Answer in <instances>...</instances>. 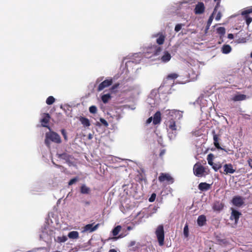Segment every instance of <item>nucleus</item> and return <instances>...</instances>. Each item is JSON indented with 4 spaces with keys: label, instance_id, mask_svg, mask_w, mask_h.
Wrapping results in <instances>:
<instances>
[{
    "label": "nucleus",
    "instance_id": "nucleus-20",
    "mask_svg": "<svg viewBox=\"0 0 252 252\" xmlns=\"http://www.w3.org/2000/svg\"><path fill=\"white\" fill-rule=\"evenodd\" d=\"M50 118V117L48 113L45 114V117L43 118H42L41 120V122L42 123V126L43 127L49 128L47 126V124L49 122Z\"/></svg>",
    "mask_w": 252,
    "mask_h": 252
},
{
    "label": "nucleus",
    "instance_id": "nucleus-53",
    "mask_svg": "<svg viewBox=\"0 0 252 252\" xmlns=\"http://www.w3.org/2000/svg\"><path fill=\"white\" fill-rule=\"evenodd\" d=\"M173 84H174V83H173H173H171V85H170V87H172V86H173Z\"/></svg>",
    "mask_w": 252,
    "mask_h": 252
},
{
    "label": "nucleus",
    "instance_id": "nucleus-8",
    "mask_svg": "<svg viewBox=\"0 0 252 252\" xmlns=\"http://www.w3.org/2000/svg\"><path fill=\"white\" fill-rule=\"evenodd\" d=\"M212 133L213 135L214 144L215 146L218 149L223 150V151H224L225 152L228 153V151L226 149L221 148L220 145V143L219 142V140H220V134H217L216 133L215 130H213Z\"/></svg>",
    "mask_w": 252,
    "mask_h": 252
},
{
    "label": "nucleus",
    "instance_id": "nucleus-3",
    "mask_svg": "<svg viewBox=\"0 0 252 252\" xmlns=\"http://www.w3.org/2000/svg\"><path fill=\"white\" fill-rule=\"evenodd\" d=\"M193 170L194 174L198 177H202L208 174L205 168L199 162L194 165Z\"/></svg>",
    "mask_w": 252,
    "mask_h": 252
},
{
    "label": "nucleus",
    "instance_id": "nucleus-24",
    "mask_svg": "<svg viewBox=\"0 0 252 252\" xmlns=\"http://www.w3.org/2000/svg\"><path fill=\"white\" fill-rule=\"evenodd\" d=\"M171 55L168 52H165L164 55L161 57V60L162 62L166 63L171 59Z\"/></svg>",
    "mask_w": 252,
    "mask_h": 252
},
{
    "label": "nucleus",
    "instance_id": "nucleus-52",
    "mask_svg": "<svg viewBox=\"0 0 252 252\" xmlns=\"http://www.w3.org/2000/svg\"><path fill=\"white\" fill-rule=\"evenodd\" d=\"M250 57H251V58H252V52L251 53Z\"/></svg>",
    "mask_w": 252,
    "mask_h": 252
},
{
    "label": "nucleus",
    "instance_id": "nucleus-38",
    "mask_svg": "<svg viewBox=\"0 0 252 252\" xmlns=\"http://www.w3.org/2000/svg\"><path fill=\"white\" fill-rule=\"evenodd\" d=\"M156 194L155 193H153L151 196V197L149 198V201L150 202H153L155 200L156 198Z\"/></svg>",
    "mask_w": 252,
    "mask_h": 252
},
{
    "label": "nucleus",
    "instance_id": "nucleus-37",
    "mask_svg": "<svg viewBox=\"0 0 252 252\" xmlns=\"http://www.w3.org/2000/svg\"><path fill=\"white\" fill-rule=\"evenodd\" d=\"M61 133L63 135L65 141H67V133L65 129H62L61 130Z\"/></svg>",
    "mask_w": 252,
    "mask_h": 252
},
{
    "label": "nucleus",
    "instance_id": "nucleus-31",
    "mask_svg": "<svg viewBox=\"0 0 252 252\" xmlns=\"http://www.w3.org/2000/svg\"><path fill=\"white\" fill-rule=\"evenodd\" d=\"M213 155L212 154H210L207 156V160L208 163L210 165H213L214 163L213 162Z\"/></svg>",
    "mask_w": 252,
    "mask_h": 252
},
{
    "label": "nucleus",
    "instance_id": "nucleus-2",
    "mask_svg": "<svg viewBox=\"0 0 252 252\" xmlns=\"http://www.w3.org/2000/svg\"><path fill=\"white\" fill-rule=\"evenodd\" d=\"M176 114V112L172 110L169 111L167 115V121H166V126L169 129L172 131H176L177 130V126L176 124V122L173 119V116Z\"/></svg>",
    "mask_w": 252,
    "mask_h": 252
},
{
    "label": "nucleus",
    "instance_id": "nucleus-16",
    "mask_svg": "<svg viewBox=\"0 0 252 252\" xmlns=\"http://www.w3.org/2000/svg\"><path fill=\"white\" fill-rule=\"evenodd\" d=\"M121 228L122 227L120 225H117L116 227H115L112 230V234L114 237L112 238H109L108 240L113 239L116 240L118 238H120V236H119L118 237H116V236H117L119 234V233L121 230Z\"/></svg>",
    "mask_w": 252,
    "mask_h": 252
},
{
    "label": "nucleus",
    "instance_id": "nucleus-33",
    "mask_svg": "<svg viewBox=\"0 0 252 252\" xmlns=\"http://www.w3.org/2000/svg\"><path fill=\"white\" fill-rule=\"evenodd\" d=\"M67 240V238L66 236H63L57 237V241L59 243H63L65 242Z\"/></svg>",
    "mask_w": 252,
    "mask_h": 252
},
{
    "label": "nucleus",
    "instance_id": "nucleus-43",
    "mask_svg": "<svg viewBox=\"0 0 252 252\" xmlns=\"http://www.w3.org/2000/svg\"><path fill=\"white\" fill-rule=\"evenodd\" d=\"M215 2H217L216 5L215 6V7L214 8V13L217 10V9L220 7V1L216 0L215 1Z\"/></svg>",
    "mask_w": 252,
    "mask_h": 252
},
{
    "label": "nucleus",
    "instance_id": "nucleus-39",
    "mask_svg": "<svg viewBox=\"0 0 252 252\" xmlns=\"http://www.w3.org/2000/svg\"><path fill=\"white\" fill-rule=\"evenodd\" d=\"M213 19V18L212 16H211L209 17V18L207 21V25L206 26L207 29H208L209 28V27L210 26V25L212 22Z\"/></svg>",
    "mask_w": 252,
    "mask_h": 252
},
{
    "label": "nucleus",
    "instance_id": "nucleus-36",
    "mask_svg": "<svg viewBox=\"0 0 252 252\" xmlns=\"http://www.w3.org/2000/svg\"><path fill=\"white\" fill-rule=\"evenodd\" d=\"M184 25L181 24H178L176 25L175 27V31L176 32H179L181 30V29H182V26Z\"/></svg>",
    "mask_w": 252,
    "mask_h": 252
},
{
    "label": "nucleus",
    "instance_id": "nucleus-22",
    "mask_svg": "<svg viewBox=\"0 0 252 252\" xmlns=\"http://www.w3.org/2000/svg\"><path fill=\"white\" fill-rule=\"evenodd\" d=\"M206 218L204 215H200L198 217L197 222L199 226H202L206 224Z\"/></svg>",
    "mask_w": 252,
    "mask_h": 252
},
{
    "label": "nucleus",
    "instance_id": "nucleus-7",
    "mask_svg": "<svg viewBox=\"0 0 252 252\" xmlns=\"http://www.w3.org/2000/svg\"><path fill=\"white\" fill-rule=\"evenodd\" d=\"M231 202L235 206L240 207L244 204V198L239 195L235 196L233 197Z\"/></svg>",
    "mask_w": 252,
    "mask_h": 252
},
{
    "label": "nucleus",
    "instance_id": "nucleus-23",
    "mask_svg": "<svg viewBox=\"0 0 252 252\" xmlns=\"http://www.w3.org/2000/svg\"><path fill=\"white\" fill-rule=\"evenodd\" d=\"M79 120L81 124L85 127H88L91 125L90 121L88 118L83 117H80L79 118Z\"/></svg>",
    "mask_w": 252,
    "mask_h": 252
},
{
    "label": "nucleus",
    "instance_id": "nucleus-9",
    "mask_svg": "<svg viewBox=\"0 0 252 252\" xmlns=\"http://www.w3.org/2000/svg\"><path fill=\"white\" fill-rule=\"evenodd\" d=\"M113 83V80L112 78L110 79H106L101 82L98 86L97 91L100 92L103 90L104 88L111 86Z\"/></svg>",
    "mask_w": 252,
    "mask_h": 252
},
{
    "label": "nucleus",
    "instance_id": "nucleus-10",
    "mask_svg": "<svg viewBox=\"0 0 252 252\" xmlns=\"http://www.w3.org/2000/svg\"><path fill=\"white\" fill-rule=\"evenodd\" d=\"M205 9V7L203 2H198L195 5L194 12L195 14H201L204 13Z\"/></svg>",
    "mask_w": 252,
    "mask_h": 252
},
{
    "label": "nucleus",
    "instance_id": "nucleus-13",
    "mask_svg": "<svg viewBox=\"0 0 252 252\" xmlns=\"http://www.w3.org/2000/svg\"><path fill=\"white\" fill-rule=\"evenodd\" d=\"M231 210L232 212L231 213L230 219L231 220H234L235 223H237L239 220V218L240 216H241L242 214L241 212L235 210L233 208H231Z\"/></svg>",
    "mask_w": 252,
    "mask_h": 252
},
{
    "label": "nucleus",
    "instance_id": "nucleus-34",
    "mask_svg": "<svg viewBox=\"0 0 252 252\" xmlns=\"http://www.w3.org/2000/svg\"><path fill=\"white\" fill-rule=\"evenodd\" d=\"M89 111L91 113L95 114L97 111V108L95 106L92 105L89 108Z\"/></svg>",
    "mask_w": 252,
    "mask_h": 252
},
{
    "label": "nucleus",
    "instance_id": "nucleus-48",
    "mask_svg": "<svg viewBox=\"0 0 252 252\" xmlns=\"http://www.w3.org/2000/svg\"><path fill=\"white\" fill-rule=\"evenodd\" d=\"M220 17H221V14L220 12H219L217 15V16L216 17V20L218 21L220 19Z\"/></svg>",
    "mask_w": 252,
    "mask_h": 252
},
{
    "label": "nucleus",
    "instance_id": "nucleus-5",
    "mask_svg": "<svg viewBox=\"0 0 252 252\" xmlns=\"http://www.w3.org/2000/svg\"><path fill=\"white\" fill-rule=\"evenodd\" d=\"M252 13V6L248 7L244 9L241 12L243 19L246 21L248 26L252 21V18L250 16V14Z\"/></svg>",
    "mask_w": 252,
    "mask_h": 252
},
{
    "label": "nucleus",
    "instance_id": "nucleus-14",
    "mask_svg": "<svg viewBox=\"0 0 252 252\" xmlns=\"http://www.w3.org/2000/svg\"><path fill=\"white\" fill-rule=\"evenodd\" d=\"M93 225H94V223L88 224L86 225L83 228V229H84L83 231L89 232H94L97 229V228L98 227V226L99 225V224L97 223L96 225H95L94 226H93Z\"/></svg>",
    "mask_w": 252,
    "mask_h": 252
},
{
    "label": "nucleus",
    "instance_id": "nucleus-35",
    "mask_svg": "<svg viewBox=\"0 0 252 252\" xmlns=\"http://www.w3.org/2000/svg\"><path fill=\"white\" fill-rule=\"evenodd\" d=\"M78 178L77 177H75L74 178L71 179L68 182V185L71 186L73 184H75L77 181H78Z\"/></svg>",
    "mask_w": 252,
    "mask_h": 252
},
{
    "label": "nucleus",
    "instance_id": "nucleus-42",
    "mask_svg": "<svg viewBox=\"0 0 252 252\" xmlns=\"http://www.w3.org/2000/svg\"><path fill=\"white\" fill-rule=\"evenodd\" d=\"M100 121L105 126L107 127L108 126L107 122L105 119L100 118Z\"/></svg>",
    "mask_w": 252,
    "mask_h": 252
},
{
    "label": "nucleus",
    "instance_id": "nucleus-26",
    "mask_svg": "<svg viewBox=\"0 0 252 252\" xmlns=\"http://www.w3.org/2000/svg\"><path fill=\"white\" fill-rule=\"evenodd\" d=\"M81 192L82 194H89L90 192V189L87 187L86 185H83L81 187Z\"/></svg>",
    "mask_w": 252,
    "mask_h": 252
},
{
    "label": "nucleus",
    "instance_id": "nucleus-44",
    "mask_svg": "<svg viewBox=\"0 0 252 252\" xmlns=\"http://www.w3.org/2000/svg\"><path fill=\"white\" fill-rule=\"evenodd\" d=\"M119 85H120L119 83L115 84L114 85H113L112 86V87L111 88V90H114L115 89H117L119 86Z\"/></svg>",
    "mask_w": 252,
    "mask_h": 252
},
{
    "label": "nucleus",
    "instance_id": "nucleus-54",
    "mask_svg": "<svg viewBox=\"0 0 252 252\" xmlns=\"http://www.w3.org/2000/svg\"><path fill=\"white\" fill-rule=\"evenodd\" d=\"M89 138H91V135L89 136Z\"/></svg>",
    "mask_w": 252,
    "mask_h": 252
},
{
    "label": "nucleus",
    "instance_id": "nucleus-1",
    "mask_svg": "<svg viewBox=\"0 0 252 252\" xmlns=\"http://www.w3.org/2000/svg\"><path fill=\"white\" fill-rule=\"evenodd\" d=\"M51 141L60 144L61 143L62 140L60 136L57 133L54 131H50L46 133L45 143L46 145L49 146Z\"/></svg>",
    "mask_w": 252,
    "mask_h": 252
},
{
    "label": "nucleus",
    "instance_id": "nucleus-30",
    "mask_svg": "<svg viewBox=\"0 0 252 252\" xmlns=\"http://www.w3.org/2000/svg\"><path fill=\"white\" fill-rule=\"evenodd\" d=\"M217 32L220 35H224L225 33V29L224 27H220L217 29Z\"/></svg>",
    "mask_w": 252,
    "mask_h": 252
},
{
    "label": "nucleus",
    "instance_id": "nucleus-50",
    "mask_svg": "<svg viewBox=\"0 0 252 252\" xmlns=\"http://www.w3.org/2000/svg\"><path fill=\"white\" fill-rule=\"evenodd\" d=\"M228 38L229 39H232L234 38L233 34L232 33H229L228 34Z\"/></svg>",
    "mask_w": 252,
    "mask_h": 252
},
{
    "label": "nucleus",
    "instance_id": "nucleus-27",
    "mask_svg": "<svg viewBox=\"0 0 252 252\" xmlns=\"http://www.w3.org/2000/svg\"><path fill=\"white\" fill-rule=\"evenodd\" d=\"M111 96L110 94H103L101 96V98L104 103H106L111 99Z\"/></svg>",
    "mask_w": 252,
    "mask_h": 252
},
{
    "label": "nucleus",
    "instance_id": "nucleus-46",
    "mask_svg": "<svg viewBox=\"0 0 252 252\" xmlns=\"http://www.w3.org/2000/svg\"><path fill=\"white\" fill-rule=\"evenodd\" d=\"M153 120V119L152 117L149 118L146 121V124H149L150 123H151L152 122Z\"/></svg>",
    "mask_w": 252,
    "mask_h": 252
},
{
    "label": "nucleus",
    "instance_id": "nucleus-15",
    "mask_svg": "<svg viewBox=\"0 0 252 252\" xmlns=\"http://www.w3.org/2000/svg\"><path fill=\"white\" fill-rule=\"evenodd\" d=\"M212 184H209L205 182L200 183L198 186V189L202 191H207L211 189Z\"/></svg>",
    "mask_w": 252,
    "mask_h": 252
},
{
    "label": "nucleus",
    "instance_id": "nucleus-19",
    "mask_svg": "<svg viewBox=\"0 0 252 252\" xmlns=\"http://www.w3.org/2000/svg\"><path fill=\"white\" fill-rule=\"evenodd\" d=\"M246 98V95L243 94H237L234 95L231 99L234 101H239L245 100Z\"/></svg>",
    "mask_w": 252,
    "mask_h": 252
},
{
    "label": "nucleus",
    "instance_id": "nucleus-47",
    "mask_svg": "<svg viewBox=\"0 0 252 252\" xmlns=\"http://www.w3.org/2000/svg\"><path fill=\"white\" fill-rule=\"evenodd\" d=\"M161 50V48L160 47H158L157 48V49L156 50V52H155V53L156 54H158Z\"/></svg>",
    "mask_w": 252,
    "mask_h": 252
},
{
    "label": "nucleus",
    "instance_id": "nucleus-28",
    "mask_svg": "<svg viewBox=\"0 0 252 252\" xmlns=\"http://www.w3.org/2000/svg\"><path fill=\"white\" fill-rule=\"evenodd\" d=\"M231 51V47L229 45H224L222 47V52L224 54H228Z\"/></svg>",
    "mask_w": 252,
    "mask_h": 252
},
{
    "label": "nucleus",
    "instance_id": "nucleus-12",
    "mask_svg": "<svg viewBox=\"0 0 252 252\" xmlns=\"http://www.w3.org/2000/svg\"><path fill=\"white\" fill-rule=\"evenodd\" d=\"M178 76H179L178 74H177V73H173L168 74L167 75V77L166 78V79L164 80V81H163L162 84L160 86L159 88L162 89V88H164V87H166L167 86V81L168 80H170V79L175 80L176 78H177L178 77Z\"/></svg>",
    "mask_w": 252,
    "mask_h": 252
},
{
    "label": "nucleus",
    "instance_id": "nucleus-41",
    "mask_svg": "<svg viewBox=\"0 0 252 252\" xmlns=\"http://www.w3.org/2000/svg\"><path fill=\"white\" fill-rule=\"evenodd\" d=\"M212 166L213 168L215 171H218L219 169H220L221 167V164H215L214 165L213 164Z\"/></svg>",
    "mask_w": 252,
    "mask_h": 252
},
{
    "label": "nucleus",
    "instance_id": "nucleus-18",
    "mask_svg": "<svg viewBox=\"0 0 252 252\" xmlns=\"http://www.w3.org/2000/svg\"><path fill=\"white\" fill-rule=\"evenodd\" d=\"M155 36H158L156 40L157 43H158V45H162L164 43L165 39V36L162 33H158L155 35Z\"/></svg>",
    "mask_w": 252,
    "mask_h": 252
},
{
    "label": "nucleus",
    "instance_id": "nucleus-45",
    "mask_svg": "<svg viewBox=\"0 0 252 252\" xmlns=\"http://www.w3.org/2000/svg\"><path fill=\"white\" fill-rule=\"evenodd\" d=\"M165 150H164V149L161 150L160 151V152L159 155L160 158H162V157L165 154Z\"/></svg>",
    "mask_w": 252,
    "mask_h": 252
},
{
    "label": "nucleus",
    "instance_id": "nucleus-49",
    "mask_svg": "<svg viewBox=\"0 0 252 252\" xmlns=\"http://www.w3.org/2000/svg\"><path fill=\"white\" fill-rule=\"evenodd\" d=\"M248 162L249 166L252 168V159H249V160H248Z\"/></svg>",
    "mask_w": 252,
    "mask_h": 252
},
{
    "label": "nucleus",
    "instance_id": "nucleus-29",
    "mask_svg": "<svg viewBox=\"0 0 252 252\" xmlns=\"http://www.w3.org/2000/svg\"><path fill=\"white\" fill-rule=\"evenodd\" d=\"M55 98L52 96H50L47 98L46 102L48 105H51L55 102Z\"/></svg>",
    "mask_w": 252,
    "mask_h": 252
},
{
    "label": "nucleus",
    "instance_id": "nucleus-17",
    "mask_svg": "<svg viewBox=\"0 0 252 252\" xmlns=\"http://www.w3.org/2000/svg\"><path fill=\"white\" fill-rule=\"evenodd\" d=\"M153 124L154 125L159 124L161 122V113L159 111H157L154 115Z\"/></svg>",
    "mask_w": 252,
    "mask_h": 252
},
{
    "label": "nucleus",
    "instance_id": "nucleus-40",
    "mask_svg": "<svg viewBox=\"0 0 252 252\" xmlns=\"http://www.w3.org/2000/svg\"><path fill=\"white\" fill-rule=\"evenodd\" d=\"M247 40H248V39H247V38L241 37V38H239L238 39V42L239 43H246Z\"/></svg>",
    "mask_w": 252,
    "mask_h": 252
},
{
    "label": "nucleus",
    "instance_id": "nucleus-11",
    "mask_svg": "<svg viewBox=\"0 0 252 252\" xmlns=\"http://www.w3.org/2000/svg\"><path fill=\"white\" fill-rule=\"evenodd\" d=\"M223 167V173L224 174H233L236 171V169L233 168V165L231 163L225 164Z\"/></svg>",
    "mask_w": 252,
    "mask_h": 252
},
{
    "label": "nucleus",
    "instance_id": "nucleus-21",
    "mask_svg": "<svg viewBox=\"0 0 252 252\" xmlns=\"http://www.w3.org/2000/svg\"><path fill=\"white\" fill-rule=\"evenodd\" d=\"M224 204L219 201L215 202L213 205V209L215 211H220L223 209Z\"/></svg>",
    "mask_w": 252,
    "mask_h": 252
},
{
    "label": "nucleus",
    "instance_id": "nucleus-51",
    "mask_svg": "<svg viewBox=\"0 0 252 252\" xmlns=\"http://www.w3.org/2000/svg\"><path fill=\"white\" fill-rule=\"evenodd\" d=\"M109 252H117L115 249H110Z\"/></svg>",
    "mask_w": 252,
    "mask_h": 252
},
{
    "label": "nucleus",
    "instance_id": "nucleus-6",
    "mask_svg": "<svg viewBox=\"0 0 252 252\" xmlns=\"http://www.w3.org/2000/svg\"><path fill=\"white\" fill-rule=\"evenodd\" d=\"M160 182L166 181L168 184H172L174 182V178L168 173H161L158 178Z\"/></svg>",
    "mask_w": 252,
    "mask_h": 252
},
{
    "label": "nucleus",
    "instance_id": "nucleus-55",
    "mask_svg": "<svg viewBox=\"0 0 252 252\" xmlns=\"http://www.w3.org/2000/svg\"><path fill=\"white\" fill-rule=\"evenodd\" d=\"M250 252H252V251H250Z\"/></svg>",
    "mask_w": 252,
    "mask_h": 252
},
{
    "label": "nucleus",
    "instance_id": "nucleus-4",
    "mask_svg": "<svg viewBox=\"0 0 252 252\" xmlns=\"http://www.w3.org/2000/svg\"><path fill=\"white\" fill-rule=\"evenodd\" d=\"M155 234L157 236L158 244L160 246H162L164 244V231L162 224L158 226L155 231Z\"/></svg>",
    "mask_w": 252,
    "mask_h": 252
},
{
    "label": "nucleus",
    "instance_id": "nucleus-32",
    "mask_svg": "<svg viewBox=\"0 0 252 252\" xmlns=\"http://www.w3.org/2000/svg\"><path fill=\"white\" fill-rule=\"evenodd\" d=\"M184 235L186 238L188 237L189 235V227L187 224L185 225L184 228Z\"/></svg>",
    "mask_w": 252,
    "mask_h": 252
},
{
    "label": "nucleus",
    "instance_id": "nucleus-25",
    "mask_svg": "<svg viewBox=\"0 0 252 252\" xmlns=\"http://www.w3.org/2000/svg\"><path fill=\"white\" fill-rule=\"evenodd\" d=\"M68 237L70 239H77L79 238V233L77 231H72L68 233Z\"/></svg>",
    "mask_w": 252,
    "mask_h": 252
}]
</instances>
